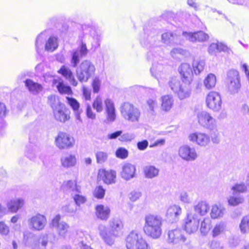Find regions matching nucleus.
I'll return each instance as SVG.
<instances>
[{
    "label": "nucleus",
    "instance_id": "obj_1",
    "mask_svg": "<svg viewBox=\"0 0 249 249\" xmlns=\"http://www.w3.org/2000/svg\"><path fill=\"white\" fill-rule=\"evenodd\" d=\"M140 43L143 47L149 50L146 57L148 61L152 63L150 69L151 74L159 80L163 74L162 62L164 58L159 31L151 27L144 28L143 35L140 39Z\"/></svg>",
    "mask_w": 249,
    "mask_h": 249
},
{
    "label": "nucleus",
    "instance_id": "obj_2",
    "mask_svg": "<svg viewBox=\"0 0 249 249\" xmlns=\"http://www.w3.org/2000/svg\"><path fill=\"white\" fill-rule=\"evenodd\" d=\"M124 224L118 218H112L109 221V230L104 225L98 226L99 234L104 242L111 246L117 237L121 236L124 233Z\"/></svg>",
    "mask_w": 249,
    "mask_h": 249
},
{
    "label": "nucleus",
    "instance_id": "obj_3",
    "mask_svg": "<svg viewBox=\"0 0 249 249\" xmlns=\"http://www.w3.org/2000/svg\"><path fill=\"white\" fill-rule=\"evenodd\" d=\"M143 231L148 237L159 238L162 234V218L157 215L148 214L144 216Z\"/></svg>",
    "mask_w": 249,
    "mask_h": 249
},
{
    "label": "nucleus",
    "instance_id": "obj_4",
    "mask_svg": "<svg viewBox=\"0 0 249 249\" xmlns=\"http://www.w3.org/2000/svg\"><path fill=\"white\" fill-rule=\"evenodd\" d=\"M191 80H180L177 77H172L169 81L171 90L180 100L189 98L192 92Z\"/></svg>",
    "mask_w": 249,
    "mask_h": 249
},
{
    "label": "nucleus",
    "instance_id": "obj_5",
    "mask_svg": "<svg viewBox=\"0 0 249 249\" xmlns=\"http://www.w3.org/2000/svg\"><path fill=\"white\" fill-rule=\"evenodd\" d=\"M127 249H150L142 234L139 231H132L125 238Z\"/></svg>",
    "mask_w": 249,
    "mask_h": 249
},
{
    "label": "nucleus",
    "instance_id": "obj_6",
    "mask_svg": "<svg viewBox=\"0 0 249 249\" xmlns=\"http://www.w3.org/2000/svg\"><path fill=\"white\" fill-rule=\"evenodd\" d=\"M95 71L94 64L90 60H85L77 67L76 77L81 83L87 82L95 74Z\"/></svg>",
    "mask_w": 249,
    "mask_h": 249
},
{
    "label": "nucleus",
    "instance_id": "obj_7",
    "mask_svg": "<svg viewBox=\"0 0 249 249\" xmlns=\"http://www.w3.org/2000/svg\"><path fill=\"white\" fill-rule=\"evenodd\" d=\"M225 82L227 92L230 94L239 93L241 85L239 73L237 70L232 69L227 72Z\"/></svg>",
    "mask_w": 249,
    "mask_h": 249
},
{
    "label": "nucleus",
    "instance_id": "obj_8",
    "mask_svg": "<svg viewBox=\"0 0 249 249\" xmlns=\"http://www.w3.org/2000/svg\"><path fill=\"white\" fill-rule=\"evenodd\" d=\"M121 115L124 120L130 122H139L141 112L139 109L133 105L128 103H124L121 107Z\"/></svg>",
    "mask_w": 249,
    "mask_h": 249
},
{
    "label": "nucleus",
    "instance_id": "obj_9",
    "mask_svg": "<svg viewBox=\"0 0 249 249\" xmlns=\"http://www.w3.org/2000/svg\"><path fill=\"white\" fill-rule=\"evenodd\" d=\"M166 242L170 245H181L186 240V238L179 228L169 229L165 234Z\"/></svg>",
    "mask_w": 249,
    "mask_h": 249
},
{
    "label": "nucleus",
    "instance_id": "obj_10",
    "mask_svg": "<svg viewBox=\"0 0 249 249\" xmlns=\"http://www.w3.org/2000/svg\"><path fill=\"white\" fill-rule=\"evenodd\" d=\"M75 140L70 134L59 132L55 139V144L60 149H68L73 147Z\"/></svg>",
    "mask_w": 249,
    "mask_h": 249
},
{
    "label": "nucleus",
    "instance_id": "obj_11",
    "mask_svg": "<svg viewBox=\"0 0 249 249\" xmlns=\"http://www.w3.org/2000/svg\"><path fill=\"white\" fill-rule=\"evenodd\" d=\"M182 34L179 35L176 33L168 31L161 34L160 42L168 46L181 45L184 42Z\"/></svg>",
    "mask_w": 249,
    "mask_h": 249
},
{
    "label": "nucleus",
    "instance_id": "obj_12",
    "mask_svg": "<svg viewBox=\"0 0 249 249\" xmlns=\"http://www.w3.org/2000/svg\"><path fill=\"white\" fill-rule=\"evenodd\" d=\"M206 103L208 107L213 111H219L222 106L221 95L217 92L210 91L206 96Z\"/></svg>",
    "mask_w": 249,
    "mask_h": 249
},
{
    "label": "nucleus",
    "instance_id": "obj_13",
    "mask_svg": "<svg viewBox=\"0 0 249 249\" xmlns=\"http://www.w3.org/2000/svg\"><path fill=\"white\" fill-rule=\"evenodd\" d=\"M46 216L40 213L33 215L28 219V226L30 229L34 231L42 230L47 225Z\"/></svg>",
    "mask_w": 249,
    "mask_h": 249
},
{
    "label": "nucleus",
    "instance_id": "obj_14",
    "mask_svg": "<svg viewBox=\"0 0 249 249\" xmlns=\"http://www.w3.org/2000/svg\"><path fill=\"white\" fill-rule=\"evenodd\" d=\"M199 124L210 130H216L217 124L215 119L206 111H203L197 113Z\"/></svg>",
    "mask_w": 249,
    "mask_h": 249
},
{
    "label": "nucleus",
    "instance_id": "obj_15",
    "mask_svg": "<svg viewBox=\"0 0 249 249\" xmlns=\"http://www.w3.org/2000/svg\"><path fill=\"white\" fill-rule=\"evenodd\" d=\"M199 219L195 213L188 212L184 219V228L186 231L193 233L196 231L198 229Z\"/></svg>",
    "mask_w": 249,
    "mask_h": 249
},
{
    "label": "nucleus",
    "instance_id": "obj_16",
    "mask_svg": "<svg viewBox=\"0 0 249 249\" xmlns=\"http://www.w3.org/2000/svg\"><path fill=\"white\" fill-rule=\"evenodd\" d=\"M88 53L86 44L82 41L81 45L76 49L72 50L71 53V64L73 68L77 67L81 58L85 57Z\"/></svg>",
    "mask_w": 249,
    "mask_h": 249
},
{
    "label": "nucleus",
    "instance_id": "obj_17",
    "mask_svg": "<svg viewBox=\"0 0 249 249\" xmlns=\"http://www.w3.org/2000/svg\"><path fill=\"white\" fill-rule=\"evenodd\" d=\"M189 140L201 147H205L210 143V137L208 134L202 132L191 133Z\"/></svg>",
    "mask_w": 249,
    "mask_h": 249
},
{
    "label": "nucleus",
    "instance_id": "obj_18",
    "mask_svg": "<svg viewBox=\"0 0 249 249\" xmlns=\"http://www.w3.org/2000/svg\"><path fill=\"white\" fill-rule=\"evenodd\" d=\"M104 103L106 114L105 123L107 124H109L114 122L116 119V109L114 104L111 99L109 98L106 99Z\"/></svg>",
    "mask_w": 249,
    "mask_h": 249
},
{
    "label": "nucleus",
    "instance_id": "obj_19",
    "mask_svg": "<svg viewBox=\"0 0 249 249\" xmlns=\"http://www.w3.org/2000/svg\"><path fill=\"white\" fill-rule=\"evenodd\" d=\"M182 36L186 40L192 42L197 41L203 42L207 41L209 39V35L202 31L194 33L183 32Z\"/></svg>",
    "mask_w": 249,
    "mask_h": 249
},
{
    "label": "nucleus",
    "instance_id": "obj_20",
    "mask_svg": "<svg viewBox=\"0 0 249 249\" xmlns=\"http://www.w3.org/2000/svg\"><path fill=\"white\" fill-rule=\"evenodd\" d=\"M178 155L180 158L186 161H194L198 157L197 152L194 148L186 145L179 147Z\"/></svg>",
    "mask_w": 249,
    "mask_h": 249
},
{
    "label": "nucleus",
    "instance_id": "obj_21",
    "mask_svg": "<svg viewBox=\"0 0 249 249\" xmlns=\"http://www.w3.org/2000/svg\"><path fill=\"white\" fill-rule=\"evenodd\" d=\"M60 219L61 216L59 214L55 215L52 221L51 225L56 230L60 236L65 237L69 226L65 222L60 221Z\"/></svg>",
    "mask_w": 249,
    "mask_h": 249
},
{
    "label": "nucleus",
    "instance_id": "obj_22",
    "mask_svg": "<svg viewBox=\"0 0 249 249\" xmlns=\"http://www.w3.org/2000/svg\"><path fill=\"white\" fill-rule=\"evenodd\" d=\"M31 247L33 249H52L53 243L49 240V235L45 234L41 235L37 241L34 242Z\"/></svg>",
    "mask_w": 249,
    "mask_h": 249
},
{
    "label": "nucleus",
    "instance_id": "obj_23",
    "mask_svg": "<svg viewBox=\"0 0 249 249\" xmlns=\"http://www.w3.org/2000/svg\"><path fill=\"white\" fill-rule=\"evenodd\" d=\"M98 176L99 178L102 179L105 183L107 185L114 184L116 182V172L114 170H106L104 169H100Z\"/></svg>",
    "mask_w": 249,
    "mask_h": 249
},
{
    "label": "nucleus",
    "instance_id": "obj_24",
    "mask_svg": "<svg viewBox=\"0 0 249 249\" xmlns=\"http://www.w3.org/2000/svg\"><path fill=\"white\" fill-rule=\"evenodd\" d=\"M136 172L135 165L129 163H125L122 166L121 176L124 180L128 181L136 177Z\"/></svg>",
    "mask_w": 249,
    "mask_h": 249
},
{
    "label": "nucleus",
    "instance_id": "obj_25",
    "mask_svg": "<svg viewBox=\"0 0 249 249\" xmlns=\"http://www.w3.org/2000/svg\"><path fill=\"white\" fill-rule=\"evenodd\" d=\"M182 213L181 207L178 205H172L167 209L166 217L168 220L173 223L179 219V217Z\"/></svg>",
    "mask_w": 249,
    "mask_h": 249
},
{
    "label": "nucleus",
    "instance_id": "obj_26",
    "mask_svg": "<svg viewBox=\"0 0 249 249\" xmlns=\"http://www.w3.org/2000/svg\"><path fill=\"white\" fill-rule=\"evenodd\" d=\"M65 105H59L53 109L54 117L57 121L65 122L70 119L69 115L67 113Z\"/></svg>",
    "mask_w": 249,
    "mask_h": 249
},
{
    "label": "nucleus",
    "instance_id": "obj_27",
    "mask_svg": "<svg viewBox=\"0 0 249 249\" xmlns=\"http://www.w3.org/2000/svg\"><path fill=\"white\" fill-rule=\"evenodd\" d=\"M73 242L75 246L80 249H92L87 244V236L82 231L77 232Z\"/></svg>",
    "mask_w": 249,
    "mask_h": 249
},
{
    "label": "nucleus",
    "instance_id": "obj_28",
    "mask_svg": "<svg viewBox=\"0 0 249 249\" xmlns=\"http://www.w3.org/2000/svg\"><path fill=\"white\" fill-rule=\"evenodd\" d=\"M23 80L25 87L32 94L36 95L42 91L43 88L41 85L36 83L30 79Z\"/></svg>",
    "mask_w": 249,
    "mask_h": 249
},
{
    "label": "nucleus",
    "instance_id": "obj_29",
    "mask_svg": "<svg viewBox=\"0 0 249 249\" xmlns=\"http://www.w3.org/2000/svg\"><path fill=\"white\" fill-rule=\"evenodd\" d=\"M58 72L69 80L72 86L76 87L78 85V82L75 79L72 72L65 66H62L58 71Z\"/></svg>",
    "mask_w": 249,
    "mask_h": 249
},
{
    "label": "nucleus",
    "instance_id": "obj_30",
    "mask_svg": "<svg viewBox=\"0 0 249 249\" xmlns=\"http://www.w3.org/2000/svg\"><path fill=\"white\" fill-rule=\"evenodd\" d=\"M77 162L76 156L74 154L66 155L61 159L62 166L65 168H69L75 166Z\"/></svg>",
    "mask_w": 249,
    "mask_h": 249
},
{
    "label": "nucleus",
    "instance_id": "obj_31",
    "mask_svg": "<svg viewBox=\"0 0 249 249\" xmlns=\"http://www.w3.org/2000/svg\"><path fill=\"white\" fill-rule=\"evenodd\" d=\"M110 210L108 206L98 205L96 207V215L97 217L103 220H107L110 214Z\"/></svg>",
    "mask_w": 249,
    "mask_h": 249
},
{
    "label": "nucleus",
    "instance_id": "obj_32",
    "mask_svg": "<svg viewBox=\"0 0 249 249\" xmlns=\"http://www.w3.org/2000/svg\"><path fill=\"white\" fill-rule=\"evenodd\" d=\"M190 54L189 52L179 47L174 48L170 51V55L175 59L180 60L189 56Z\"/></svg>",
    "mask_w": 249,
    "mask_h": 249
},
{
    "label": "nucleus",
    "instance_id": "obj_33",
    "mask_svg": "<svg viewBox=\"0 0 249 249\" xmlns=\"http://www.w3.org/2000/svg\"><path fill=\"white\" fill-rule=\"evenodd\" d=\"M178 71L181 75V80H190L189 76L193 73L190 65L186 63H182L178 68Z\"/></svg>",
    "mask_w": 249,
    "mask_h": 249
},
{
    "label": "nucleus",
    "instance_id": "obj_34",
    "mask_svg": "<svg viewBox=\"0 0 249 249\" xmlns=\"http://www.w3.org/2000/svg\"><path fill=\"white\" fill-rule=\"evenodd\" d=\"M225 210V208L220 205L215 204L213 205L210 213L211 218L213 219H217L223 217Z\"/></svg>",
    "mask_w": 249,
    "mask_h": 249
},
{
    "label": "nucleus",
    "instance_id": "obj_35",
    "mask_svg": "<svg viewBox=\"0 0 249 249\" xmlns=\"http://www.w3.org/2000/svg\"><path fill=\"white\" fill-rule=\"evenodd\" d=\"M174 104V99L171 95H164L161 97V109L165 111H169Z\"/></svg>",
    "mask_w": 249,
    "mask_h": 249
},
{
    "label": "nucleus",
    "instance_id": "obj_36",
    "mask_svg": "<svg viewBox=\"0 0 249 249\" xmlns=\"http://www.w3.org/2000/svg\"><path fill=\"white\" fill-rule=\"evenodd\" d=\"M143 173L145 178H153L158 176L159 170L153 165H147L143 168Z\"/></svg>",
    "mask_w": 249,
    "mask_h": 249
},
{
    "label": "nucleus",
    "instance_id": "obj_37",
    "mask_svg": "<svg viewBox=\"0 0 249 249\" xmlns=\"http://www.w3.org/2000/svg\"><path fill=\"white\" fill-rule=\"evenodd\" d=\"M194 208L196 213L202 216L205 215L210 209L208 204L203 201L198 202L196 205L194 206Z\"/></svg>",
    "mask_w": 249,
    "mask_h": 249
},
{
    "label": "nucleus",
    "instance_id": "obj_38",
    "mask_svg": "<svg viewBox=\"0 0 249 249\" xmlns=\"http://www.w3.org/2000/svg\"><path fill=\"white\" fill-rule=\"evenodd\" d=\"M47 35L46 32L40 33L36 37L35 41V46L36 52L39 53L43 49L45 41L46 40Z\"/></svg>",
    "mask_w": 249,
    "mask_h": 249
},
{
    "label": "nucleus",
    "instance_id": "obj_39",
    "mask_svg": "<svg viewBox=\"0 0 249 249\" xmlns=\"http://www.w3.org/2000/svg\"><path fill=\"white\" fill-rule=\"evenodd\" d=\"M57 38L54 36H50L46 41L45 44V49L48 52H53L58 47Z\"/></svg>",
    "mask_w": 249,
    "mask_h": 249
},
{
    "label": "nucleus",
    "instance_id": "obj_40",
    "mask_svg": "<svg viewBox=\"0 0 249 249\" xmlns=\"http://www.w3.org/2000/svg\"><path fill=\"white\" fill-rule=\"evenodd\" d=\"M24 204L22 199L17 198L11 200L7 204L8 209L12 212H17Z\"/></svg>",
    "mask_w": 249,
    "mask_h": 249
},
{
    "label": "nucleus",
    "instance_id": "obj_41",
    "mask_svg": "<svg viewBox=\"0 0 249 249\" xmlns=\"http://www.w3.org/2000/svg\"><path fill=\"white\" fill-rule=\"evenodd\" d=\"M244 198L240 194H234L232 192V195L228 198V203L230 205L235 206L244 202Z\"/></svg>",
    "mask_w": 249,
    "mask_h": 249
},
{
    "label": "nucleus",
    "instance_id": "obj_42",
    "mask_svg": "<svg viewBox=\"0 0 249 249\" xmlns=\"http://www.w3.org/2000/svg\"><path fill=\"white\" fill-rule=\"evenodd\" d=\"M216 82V76L213 73L208 74L203 81L204 85L207 89H210L214 88Z\"/></svg>",
    "mask_w": 249,
    "mask_h": 249
},
{
    "label": "nucleus",
    "instance_id": "obj_43",
    "mask_svg": "<svg viewBox=\"0 0 249 249\" xmlns=\"http://www.w3.org/2000/svg\"><path fill=\"white\" fill-rule=\"evenodd\" d=\"M68 104L71 107L72 109L75 112V116L77 120H80V113L79 108L80 104L79 102L74 98L67 97L66 98Z\"/></svg>",
    "mask_w": 249,
    "mask_h": 249
},
{
    "label": "nucleus",
    "instance_id": "obj_44",
    "mask_svg": "<svg viewBox=\"0 0 249 249\" xmlns=\"http://www.w3.org/2000/svg\"><path fill=\"white\" fill-rule=\"evenodd\" d=\"M89 38L91 42V49L94 51L100 46L102 36L100 34L94 33L93 35L89 36Z\"/></svg>",
    "mask_w": 249,
    "mask_h": 249
},
{
    "label": "nucleus",
    "instance_id": "obj_45",
    "mask_svg": "<svg viewBox=\"0 0 249 249\" xmlns=\"http://www.w3.org/2000/svg\"><path fill=\"white\" fill-rule=\"evenodd\" d=\"M193 72L196 75L200 74L204 70L205 63L202 60H195L193 62Z\"/></svg>",
    "mask_w": 249,
    "mask_h": 249
},
{
    "label": "nucleus",
    "instance_id": "obj_46",
    "mask_svg": "<svg viewBox=\"0 0 249 249\" xmlns=\"http://www.w3.org/2000/svg\"><path fill=\"white\" fill-rule=\"evenodd\" d=\"M226 228V224L224 222L216 224L212 231V236L216 237L224 233Z\"/></svg>",
    "mask_w": 249,
    "mask_h": 249
},
{
    "label": "nucleus",
    "instance_id": "obj_47",
    "mask_svg": "<svg viewBox=\"0 0 249 249\" xmlns=\"http://www.w3.org/2000/svg\"><path fill=\"white\" fill-rule=\"evenodd\" d=\"M105 103L103 102L102 97L97 96L92 103L93 108L98 113H101L104 110Z\"/></svg>",
    "mask_w": 249,
    "mask_h": 249
},
{
    "label": "nucleus",
    "instance_id": "obj_48",
    "mask_svg": "<svg viewBox=\"0 0 249 249\" xmlns=\"http://www.w3.org/2000/svg\"><path fill=\"white\" fill-rule=\"evenodd\" d=\"M239 228L243 234L249 232V215L243 217L239 225Z\"/></svg>",
    "mask_w": 249,
    "mask_h": 249
},
{
    "label": "nucleus",
    "instance_id": "obj_49",
    "mask_svg": "<svg viewBox=\"0 0 249 249\" xmlns=\"http://www.w3.org/2000/svg\"><path fill=\"white\" fill-rule=\"evenodd\" d=\"M231 190L233 193L236 194L243 193L247 191V185L243 182L237 183L231 187Z\"/></svg>",
    "mask_w": 249,
    "mask_h": 249
},
{
    "label": "nucleus",
    "instance_id": "obj_50",
    "mask_svg": "<svg viewBox=\"0 0 249 249\" xmlns=\"http://www.w3.org/2000/svg\"><path fill=\"white\" fill-rule=\"evenodd\" d=\"M72 197L77 206L84 204L87 201V198L85 196L81 195L80 193H74L72 194Z\"/></svg>",
    "mask_w": 249,
    "mask_h": 249
},
{
    "label": "nucleus",
    "instance_id": "obj_51",
    "mask_svg": "<svg viewBox=\"0 0 249 249\" xmlns=\"http://www.w3.org/2000/svg\"><path fill=\"white\" fill-rule=\"evenodd\" d=\"M56 87L60 93L70 94L71 93L70 87L65 85L62 81L57 83Z\"/></svg>",
    "mask_w": 249,
    "mask_h": 249
},
{
    "label": "nucleus",
    "instance_id": "obj_52",
    "mask_svg": "<svg viewBox=\"0 0 249 249\" xmlns=\"http://www.w3.org/2000/svg\"><path fill=\"white\" fill-rule=\"evenodd\" d=\"M211 227V221L209 218H204L201 223L200 230L202 233L206 234Z\"/></svg>",
    "mask_w": 249,
    "mask_h": 249
},
{
    "label": "nucleus",
    "instance_id": "obj_53",
    "mask_svg": "<svg viewBox=\"0 0 249 249\" xmlns=\"http://www.w3.org/2000/svg\"><path fill=\"white\" fill-rule=\"evenodd\" d=\"M179 198L180 201L184 204H190L193 201L192 197L190 196L188 193L186 191H182L180 193Z\"/></svg>",
    "mask_w": 249,
    "mask_h": 249
},
{
    "label": "nucleus",
    "instance_id": "obj_54",
    "mask_svg": "<svg viewBox=\"0 0 249 249\" xmlns=\"http://www.w3.org/2000/svg\"><path fill=\"white\" fill-rule=\"evenodd\" d=\"M66 187L71 190L72 191H75L77 193H80L81 188L79 186L77 185L76 181L68 180L65 183Z\"/></svg>",
    "mask_w": 249,
    "mask_h": 249
},
{
    "label": "nucleus",
    "instance_id": "obj_55",
    "mask_svg": "<svg viewBox=\"0 0 249 249\" xmlns=\"http://www.w3.org/2000/svg\"><path fill=\"white\" fill-rule=\"evenodd\" d=\"M97 163L102 164L106 162L108 158V155L103 151H98L95 154Z\"/></svg>",
    "mask_w": 249,
    "mask_h": 249
},
{
    "label": "nucleus",
    "instance_id": "obj_56",
    "mask_svg": "<svg viewBox=\"0 0 249 249\" xmlns=\"http://www.w3.org/2000/svg\"><path fill=\"white\" fill-rule=\"evenodd\" d=\"M48 103L51 105L53 109L56 108V107L59 105H62L63 104L61 103L58 98L54 95H50L48 97Z\"/></svg>",
    "mask_w": 249,
    "mask_h": 249
},
{
    "label": "nucleus",
    "instance_id": "obj_57",
    "mask_svg": "<svg viewBox=\"0 0 249 249\" xmlns=\"http://www.w3.org/2000/svg\"><path fill=\"white\" fill-rule=\"evenodd\" d=\"M101 85V80L98 76L95 77L92 82V87L93 89V91L95 93H98L100 89Z\"/></svg>",
    "mask_w": 249,
    "mask_h": 249
},
{
    "label": "nucleus",
    "instance_id": "obj_58",
    "mask_svg": "<svg viewBox=\"0 0 249 249\" xmlns=\"http://www.w3.org/2000/svg\"><path fill=\"white\" fill-rule=\"evenodd\" d=\"M105 190L101 186L96 187L93 191V196L98 198L102 199L104 197Z\"/></svg>",
    "mask_w": 249,
    "mask_h": 249
},
{
    "label": "nucleus",
    "instance_id": "obj_59",
    "mask_svg": "<svg viewBox=\"0 0 249 249\" xmlns=\"http://www.w3.org/2000/svg\"><path fill=\"white\" fill-rule=\"evenodd\" d=\"M36 147H28L26 151V156L31 160H34L36 156Z\"/></svg>",
    "mask_w": 249,
    "mask_h": 249
},
{
    "label": "nucleus",
    "instance_id": "obj_60",
    "mask_svg": "<svg viewBox=\"0 0 249 249\" xmlns=\"http://www.w3.org/2000/svg\"><path fill=\"white\" fill-rule=\"evenodd\" d=\"M115 155L117 158L124 159L128 156V151L124 148L120 147L117 149Z\"/></svg>",
    "mask_w": 249,
    "mask_h": 249
},
{
    "label": "nucleus",
    "instance_id": "obj_61",
    "mask_svg": "<svg viewBox=\"0 0 249 249\" xmlns=\"http://www.w3.org/2000/svg\"><path fill=\"white\" fill-rule=\"evenodd\" d=\"M142 196V193L140 191H132L128 195L129 200L132 202L138 200Z\"/></svg>",
    "mask_w": 249,
    "mask_h": 249
},
{
    "label": "nucleus",
    "instance_id": "obj_62",
    "mask_svg": "<svg viewBox=\"0 0 249 249\" xmlns=\"http://www.w3.org/2000/svg\"><path fill=\"white\" fill-rule=\"evenodd\" d=\"M147 104L150 110L153 112L155 109L158 107V103L154 98H149L147 101Z\"/></svg>",
    "mask_w": 249,
    "mask_h": 249
},
{
    "label": "nucleus",
    "instance_id": "obj_63",
    "mask_svg": "<svg viewBox=\"0 0 249 249\" xmlns=\"http://www.w3.org/2000/svg\"><path fill=\"white\" fill-rule=\"evenodd\" d=\"M10 232V229L4 222L0 221V234L1 235L7 236Z\"/></svg>",
    "mask_w": 249,
    "mask_h": 249
},
{
    "label": "nucleus",
    "instance_id": "obj_64",
    "mask_svg": "<svg viewBox=\"0 0 249 249\" xmlns=\"http://www.w3.org/2000/svg\"><path fill=\"white\" fill-rule=\"evenodd\" d=\"M135 137V135L132 133H125L121 135V137L119 138V140L121 142H127L131 141Z\"/></svg>",
    "mask_w": 249,
    "mask_h": 249
}]
</instances>
